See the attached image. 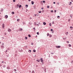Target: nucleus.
Instances as JSON below:
<instances>
[{
	"instance_id": "nucleus-28",
	"label": "nucleus",
	"mask_w": 73,
	"mask_h": 73,
	"mask_svg": "<svg viewBox=\"0 0 73 73\" xmlns=\"http://www.w3.org/2000/svg\"><path fill=\"white\" fill-rule=\"evenodd\" d=\"M57 18H58V19H60V16H58Z\"/></svg>"
},
{
	"instance_id": "nucleus-3",
	"label": "nucleus",
	"mask_w": 73,
	"mask_h": 73,
	"mask_svg": "<svg viewBox=\"0 0 73 73\" xmlns=\"http://www.w3.org/2000/svg\"><path fill=\"white\" fill-rule=\"evenodd\" d=\"M1 48H2V49H4V46L3 45H1Z\"/></svg>"
},
{
	"instance_id": "nucleus-20",
	"label": "nucleus",
	"mask_w": 73,
	"mask_h": 73,
	"mask_svg": "<svg viewBox=\"0 0 73 73\" xmlns=\"http://www.w3.org/2000/svg\"><path fill=\"white\" fill-rule=\"evenodd\" d=\"M44 72L46 73V68L44 70Z\"/></svg>"
},
{
	"instance_id": "nucleus-41",
	"label": "nucleus",
	"mask_w": 73,
	"mask_h": 73,
	"mask_svg": "<svg viewBox=\"0 0 73 73\" xmlns=\"http://www.w3.org/2000/svg\"><path fill=\"white\" fill-rule=\"evenodd\" d=\"M54 22H52V24H54Z\"/></svg>"
},
{
	"instance_id": "nucleus-24",
	"label": "nucleus",
	"mask_w": 73,
	"mask_h": 73,
	"mask_svg": "<svg viewBox=\"0 0 73 73\" xmlns=\"http://www.w3.org/2000/svg\"><path fill=\"white\" fill-rule=\"evenodd\" d=\"M27 38H27V37H25V40H27Z\"/></svg>"
},
{
	"instance_id": "nucleus-60",
	"label": "nucleus",
	"mask_w": 73,
	"mask_h": 73,
	"mask_svg": "<svg viewBox=\"0 0 73 73\" xmlns=\"http://www.w3.org/2000/svg\"><path fill=\"white\" fill-rule=\"evenodd\" d=\"M7 51H7V50H6V51L5 52H7Z\"/></svg>"
},
{
	"instance_id": "nucleus-39",
	"label": "nucleus",
	"mask_w": 73,
	"mask_h": 73,
	"mask_svg": "<svg viewBox=\"0 0 73 73\" xmlns=\"http://www.w3.org/2000/svg\"><path fill=\"white\" fill-rule=\"evenodd\" d=\"M57 5H59V3H57Z\"/></svg>"
},
{
	"instance_id": "nucleus-12",
	"label": "nucleus",
	"mask_w": 73,
	"mask_h": 73,
	"mask_svg": "<svg viewBox=\"0 0 73 73\" xmlns=\"http://www.w3.org/2000/svg\"><path fill=\"white\" fill-rule=\"evenodd\" d=\"M11 14H12V15H14V14H15V13L13 12H11Z\"/></svg>"
},
{
	"instance_id": "nucleus-55",
	"label": "nucleus",
	"mask_w": 73,
	"mask_h": 73,
	"mask_svg": "<svg viewBox=\"0 0 73 73\" xmlns=\"http://www.w3.org/2000/svg\"><path fill=\"white\" fill-rule=\"evenodd\" d=\"M51 54H54V53H51Z\"/></svg>"
},
{
	"instance_id": "nucleus-63",
	"label": "nucleus",
	"mask_w": 73,
	"mask_h": 73,
	"mask_svg": "<svg viewBox=\"0 0 73 73\" xmlns=\"http://www.w3.org/2000/svg\"><path fill=\"white\" fill-rule=\"evenodd\" d=\"M37 25L38 26V25H39L38 24Z\"/></svg>"
},
{
	"instance_id": "nucleus-5",
	"label": "nucleus",
	"mask_w": 73,
	"mask_h": 73,
	"mask_svg": "<svg viewBox=\"0 0 73 73\" xmlns=\"http://www.w3.org/2000/svg\"><path fill=\"white\" fill-rule=\"evenodd\" d=\"M8 32H11V29H8Z\"/></svg>"
},
{
	"instance_id": "nucleus-37",
	"label": "nucleus",
	"mask_w": 73,
	"mask_h": 73,
	"mask_svg": "<svg viewBox=\"0 0 73 73\" xmlns=\"http://www.w3.org/2000/svg\"><path fill=\"white\" fill-rule=\"evenodd\" d=\"M2 66V65L0 64V67H1Z\"/></svg>"
},
{
	"instance_id": "nucleus-51",
	"label": "nucleus",
	"mask_w": 73,
	"mask_h": 73,
	"mask_svg": "<svg viewBox=\"0 0 73 73\" xmlns=\"http://www.w3.org/2000/svg\"><path fill=\"white\" fill-rule=\"evenodd\" d=\"M29 72L30 73H31V70L29 71Z\"/></svg>"
},
{
	"instance_id": "nucleus-13",
	"label": "nucleus",
	"mask_w": 73,
	"mask_h": 73,
	"mask_svg": "<svg viewBox=\"0 0 73 73\" xmlns=\"http://www.w3.org/2000/svg\"><path fill=\"white\" fill-rule=\"evenodd\" d=\"M68 46L69 47H71V46H72V45H71V44H69L68 45Z\"/></svg>"
},
{
	"instance_id": "nucleus-50",
	"label": "nucleus",
	"mask_w": 73,
	"mask_h": 73,
	"mask_svg": "<svg viewBox=\"0 0 73 73\" xmlns=\"http://www.w3.org/2000/svg\"><path fill=\"white\" fill-rule=\"evenodd\" d=\"M4 61H2V63H4Z\"/></svg>"
},
{
	"instance_id": "nucleus-1",
	"label": "nucleus",
	"mask_w": 73,
	"mask_h": 73,
	"mask_svg": "<svg viewBox=\"0 0 73 73\" xmlns=\"http://www.w3.org/2000/svg\"><path fill=\"white\" fill-rule=\"evenodd\" d=\"M40 62H42L43 64H44V63H43V60H42V58H40Z\"/></svg>"
},
{
	"instance_id": "nucleus-11",
	"label": "nucleus",
	"mask_w": 73,
	"mask_h": 73,
	"mask_svg": "<svg viewBox=\"0 0 73 73\" xmlns=\"http://www.w3.org/2000/svg\"><path fill=\"white\" fill-rule=\"evenodd\" d=\"M19 8H21V5H19Z\"/></svg>"
},
{
	"instance_id": "nucleus-4",
	"label": "nucleus",
	"mask_w": 73,
	"mask_h": 73,
	"mask_svg": "<svg viewBox=\"0 0 73 73\" xmlns=\"http://www.w3.org/2000/svg\"><path fill=\"white\" fill-rule=\"evenodd\" d=\"M8 15H5V19H7V18H8Z\"/></svg>"
},
{
	"instance_id": "nucleus-45",
	"label": "nucleus",
	"mask_w": 73,
	"mask_h": 73,
	"mask_svg": "<svg viewBox=\"0 0 73 73\" xmlns=\"http://www.w3.org/2000/svg\"><path fill=\"white\" fill-rule=\"evenodd\" d=\"M51 31H53V29H51Z\"/></svg>"
},
{
	"instance_id": "nucleus-6",
	"label": "nucleus",
	"mask_w": 73,
	"mask_h": 73,
	"mask_svg": "<svg viewBox=\"0 0 73 73\" xmlns=\"http://www.w3.org/2000/svg\"><path fill=\"white\" fill-rule=\"evenodd\" d=\"M4 24H2V28H4Z\"/></svg>"
},
{
	"instance_id": "nucleus-47",
	"label": "nucleus",
	"mask_w": 73,
	"mask_h": 73,
	"mask_svg": "<svg viewBox=\"0 0 73 73\" xmlns=\"http://www.w3.org/2000/svg\"><path fill=\"white\" fill-rule=\"evenodd\" d=\"M7 50H9V48H7Z\"/></svg>"
},
{
	"instance_id": "nucleus-15",
	"label": "nucleus",
	"mask_w": 73,
	"mask_h": 73,
	"mask_svg": "<svg viewBox=\"0 0 73 73\" xmlns=\"http://www.w3.org/2000/svg\"><path fill=\"white\" fill-rule=\"evenodd\" d=\"M25 7L26 8H28V5H25Z\"/></svg>"
},
{
	"instance_id": "nucleus-35",
	"label": "nucleus",
	"mask_w": 73,
	"mask_h": 73,
	"mask_svg": "<svg viewBox=\"0 0 73 73\" xmlns=\"http://www.w3.org/2000/svg\"><path fill=\"white\" fill-rule=\"evenodd\" d=\"M7 57H9V54H8L7 55H6Z\"/></svg>"
},
{
	"instance_id": "nucleus-44",
	"label": "nucleus",
	"mask_w": 73,
	"mask_h": 73,
	"mask_svg": "<svg viewBox=\"0 0 73 73\" xmlns=\"http://www.w3.org/2000/svg\"><path fill=\"white\" fill-rule=\"evenodd\" d=\"M15 0H13V2H15Z\"/></svg>"
},
{
	"instance_id": "nucleus-23",
	"label": "nucleus",
	"mask_w": 73,
	"mask_h": 73,
	"mask_svg": "<svg viewBox=\"0 0 73 73\" xmlns=\"http://www.w3.org/2000/svg\"><path fill=\"white\" fill-rule=\"evenodd\" d=\"M17 21H20V19H17Z\"/></svg>"
},
{
	"instance_id": "nucleus-42",
	"label": "nucleus",
	"mask_w": 73,
	"mask_h": 73,
	"mask_svg": "<svg viewBox=\"0 0 73 73\" xmlns=\"http://www.w3.org/2000/svg\"><path fill=\"white\" fill-rule=\"evenodd\" d=\"M39 13H41V11H39Z\"/></svg>"
},
{
	"instance_id": "nucleus-14",
	"label": "nucleus",
	"mask_w": 73,
	"mask_h": 73,
	"mask_svg": "<svg viewBox=\"0 0 73 73\" xmlns=\"http://www.w3.org/2000/svg\"><path fill=\"white\" fill-rule=\"evenodd\" d=\"M19 31H23V29H19Z\"/></svg>"
},
{
	"instance_id": "nucleus-56",
	"label": "nucleus",
	"mask_w": 73,
	"mask_h": 73,
	"mask_svg": "<svg viewBox=\"0 0 73 73\" xmlns=\"http://www.w3.org/2000/svg\"><path fill=\"white\" fill-rule=\"evenodd\" d=\"M2 38L3 39H4V37H2Z\"/></svg>"
},
{
	"instance_id": "nucleus-49",
	"label": "nucleus",
	"mask_w": 73,
	"mask_h": 73,
	"mask_svg": "<svg viewBox=\"0 0 73 73\" xmlns=\"http://www.w3.org/2000/svg\"><path fill=\"white\" fill-rule=\"evenodd\" d=\"M49 36H50V37H51V36H52V35H50Z\"/></svg>"
},
{
	"instance_id": "nucleus-31",
	"label": "nucleus",
	"mask_w": 73,
	"mask_h": 73,
	"mask_svg": "<svg viewBox=\"0 0 73 73\" xmlns=\"http://www.w3.org/2000/svg\"><path fill=\"white\" fill-rule=\"evenodd\" d=\"M47 8H49V6H47Z\"/></svg>"
},
{
	"instance_id": "nucleus-30",
	"label": "nucleus",
	"mask_w": 73,
	"mask_h": 73,
	"mask_svg": "<svg viewBox=\"0 0 73 73\" xmlns=\"http://www.w3.org/2000/svg\"><path fill=\"white\" fill-rule=\"evenodd\" d=\"M14 72H16V69H14Z\"/></svg>"
},
{
	"instance_id": "nucleus-34",
	"label": "nucleus",
	"mask_w": 73,
	"mask_h": 73,
	"mask_svg": "<svg viewBox=\"0 0 73 73\" xmlns=\"http://www.w3.org/2000/svg\"><path fill=\"white\" fill-rule=\"evenodd\" d=\"M37 35H39V33L37 32Z\"/></svg>"
},
{
	"instance_id": "nucleus-59",
	"label": "nucleus",
	"mask_w": 73,
	"mask_h": 73,
	"mask_svg": "<svg viewBox=\"0 0 73 73\" xmlns=\"http://www.w3.org/2000/svg\"><path fill=\"white\" fill-rule=\"evenodd\" d=\"M70 4H72V2H70Z\"/></svg>"
},
{
	"instance_id": "nucleus-33",
	"label": "nucleus",
	"mask_w": 73,
	"mask_h": 73,
	"mask_svg": "<svg viewBox=\"0 0 73 73\" xmlns=\"http://www.w3.org/2000/svg\"><path fill=\"white\" fill-rule=\"evenodd\" d=\"M49 25L50 27H51V23H50L49 24Z\"/></svg>"
},
{
	"instance_id": "nucleus-18",
	"label": "nucleus",
	"mask_w": 73,
	"mask_h": 73,
	"mask_svg": "<svg viewBox=\"0 0 73 73\" xmlns=\"http://www.w3.org/2000/svg\"><path fill=\"white\" fill-rule=\"evenodd\" d=\"M33 51L34 52H36V51L35 49L33 50Z\"/></svg>"
},
{
	"instance_id": "nucleus-46",
	"label": "nucleus",
	"mask_w": 73,
	"mask_h": 73,
	"mask_svg": "<svg viewBox=\"0 0 73 73\" xmlns=\"http://www.w3.org/2000/svg\"><path fill=\"white\" fill-rule=\"evenodd\" d=\"M54 12L55 13L56 12V10H55L54 11Z\"/></svg>"
},
{
	"instance_id": "nucleus-54",
	"label": "nucleus",
	"mask_w": 73,
	"mask_h": 73,
	"mask_svg": "<svg viewBox=\"0 0 73 73\" xmlns=\"http://www.w3.org/2000/svg\"><path fill=\"white\" fill-rule=\"evenodd\" d=\"M17 7H19V5L17 4Z\"/></svg>"
},
{
	"instance_id": "nucleus-10",
	"label": "nucleus",
	"mask_w": 73,
	"mask_h": 73,
	"mask_svg": "<svg viewBox=\"0 0 73 73\" xmlns=\"http://www.w3.org/2000/svg\"><path fill=\"white\" fill-rule=\"evenodd\" d=\"M43 25H46V23H45V22H44L43 23Z\"/></svg>"
},
{
	"instance_id": "nucleus-57",
	"label": "nucleus",
	"mask_w": 73,
	"mask_h": 73,
	"mask_svg": "<svg viewBox=\"0 0 73 73\" xmlns=\"http://www.w3.org/2000/svg\"><path fill=\"white\" fill-rule=\"evenodd\" d=\"M53 3L54 4H56V2H53Z\"/></svg>"
},
{
	"instance_id": "nucleus-58",
	"label": "nucleus",
	"mask_w": 73,
	"mask_h": 73,
	"mask_svg": "<svg viewBox=\"0 0 73 73\" xmlns=\"http://www.w3.org/2000/svg\"><path fill=\"white\" fill-rule=\"evenodd\" d=\"M34 25H36V23H35Z\"/></svg>"
},
{
	"instance_id": "nucleus-16",
	"label": "nucleus",
	"mask_w": 73,
	"mask_h": 73,
	"mask_svg": "<svg viewBox=\"0 0 73 73\" xmlns=\"http://www.w3.org/2000/svg\"><path fill=\"white\" fill-rule=\"evenodd\" d=\"M68 32H66L65 33V34H66V35H68Z\"/></svg>"
},
{
	"instance_id": "nucleus-8",
	"label": "nucleus",
	"mask_w": 73,
	"mask_h": 73,
	"mask_svg": "<svg viewBox=\"0 0 73 73\" xmlns=\"http://www.w3.org/2000/svg\"><path fill=\"white\" fill-rule=\"evenodd\" d=\"M70 30H72L73 29V27H70Z\"/></svg>"
},
{
	"instance_id": "nucleus-64",
	"label": "nucleus",
	"mask_w": 73,
	"mask_h": 73,
	"mask_svg": "<svg viewBox=\"0 0 73 73\" xmlns=\"http://www.w3.org/2000/svg\"><path fill=\"white\" fill-rule=\"evenodd\" d=\"M1 42H0V44H1Z\"/></svg>"
},
{
	"instance_id": "nucleus-29",
	"label": "nucleus",
	"mask_w": 73,
	"mask_h": 73,
	"mask_svg": "<svg viewBox=\"0 0 73 73\" xmlns=\"http://www.w3.org/2000/svg\"><path fill=\"white\" fill-rule=\"evenodd\" d=\"M32 73H35V71L34 70H33L32 72Z\"/></svg>"
},
{
	"instance_id": "nucleus-19",
	"label": "nucleus",
	"mask_w": 73,
	"mask_h": 73,
	"mask_svg": "<svg viewBox=\"0 0 73 73\" xmlns=\"http://www.w3.org/2000/svg\"><path fill=\"white\" fill-rule=\"evenodd\" d=\"M40 60H38V59L36 60V61H37L38 62H40Z\"/></svg>"
},
{
	"instance_id": "nucleus-62",
	"label": "nucleus",
	"mask_w": 73,
	"mask_h": 73,
	"mask_svg": "<svg viewBox=\"0 0 73 73\" xmlns=\"http://www.w3.org/2000/svg\"><path fill=\"white\" fill-rule=\"evenodd\" d=\"M44 9V8H41V9Z\"/></svg>"
},
{
	"instance_id": "nucleus-2",
	"label": "nucleus",
	"mask_w": 73,
	"mask_h": 73,
	"mask_svg": "<svg viewBox=\"0 0 73 73\" xmlns=\"http://www.w3.org/2000/svg\"><path fill=\"white\" fill-rule=\"evenodd\" d=\"M56 47L57 48H61V46H56Z\"/></svg>"
},
{
	"instance_id": "nucleus-61",
	"label": "nucleus",
	"mask_w": 73,
	"mask_h": 73,
	"mask_svg": "<svg viewBox=\"0 0 73 73\" xmlns=\"http://www.w3.org/2000/svg\"><path fill=\"white\" fill-rule=\"evenodd\" d=\"M29 1H31V0H28Z\"/></svg>"
},
{
	"instance_id": "nucleus-43",
	"label": "nucleus",
	"mask_w": 73,
	"mask_h": 73,
	"mask_svg": "<svg viewBox=\"0 0 73 73\" xmlns=\"http://www.w3.org/2000/svg\"><path fill=\"white\" fill-rule=\"evenodd\" d=\"M66 42H67V43H69V41H66Z\"/></svg>"
},
{
	"instance_id": "nucleus-32",
	"label": "nucleus",
	"mask_w": 73,
	"mask_h": 73,
	"mask_svg": "<svg viewBox=\"0 0 73 73\" xmlns=\"http://www.w3.org/2000/svg\"><path fill=\"white\" fill-rule=\"evenodd\" d=\"M43 3H45V1H43Z\"/></svg>"
},
{
	"instance_id": "nucleus-48",
	"label": "nucleus",
	"mask_w": 73,
	"mask_h": 73,
	"mask_svg": "<svg viewBox=\"0 0 73 73\" xmlns=\"http://www.w3.org/2000/svg\"><path fill=\"white\" fill-rule=\"evenodd\" d=\"M6 34H7V33H5V35H6Z\"/></svg>"
},
{
	"instance_id": "nucleus-7",
	"label": "nucleus",
	"mask_w": 73,
	"mask_h": 73,
	"mask_svg": "<svg viewBox=\"0 0 73 73\" xmlns=\"http://www.w3.org/2000/svg\"><path fill=\"white\" fill-rule=\"evenodd\" d=\"M10 68H11L9 67H7V69H10Z\"/></svg>"
},
{
	"instance_id": "nucleus-9",
	"label": "nucleus",
	"mask_w": 73,
	"mask_h": 73,
	"mask_svg": "<svg viewBox=\"0 0 73 73\" xmlns=\"http://www.w3.org/2000/svg\"><path fill=\"white\" fill-rule=\"evenodd\" d=\"M31 4H32L33 5L34 4V2L33 1H31Z\"/></svg>"
},
{
	"instance_id": "nucleus-17",
	"label": "nucleus",
	"mask_w": 73,
	"mask_h": 73,
	"mask_svg": "<svg viewBox=\"0 0 73 73\" xmlns=\"http://www.w3.org/2000/svg\"><path fill=\"white\" fill-rule=\"evenodd\" d=\"M33 29H34V31H36V29H35V27L33 28Z\"/></svg>"
},
{
	"instance_id": "nucleus-38",
	"label": "nucleus",
	"mask_w": 73,
	"mask_h": 73,
	"mask_svg": "<svg viewBox=\"0 0 73 73\" xmlns=\"http://www.w3.org/2000/svg\"><path fill=\"white\" fill-rule=\"evenodd\" d=\"M5 65H4L3 66V68H5Z\"/></svg>"
},
{
	"instance_id": "nucleus-36",
	"label": "nucleus",
	"mask_w": 73,
	"mask_h": 73,
	"mask_svg": "<svg viewBox=\"0 0 73 73\" xmlns=\"http://www.w3.org/2000/svg\"><path fill=\"white\" fill-rule=\"evenodd\" d=\"M28 36L29 37H31V35H30V34H29L28 35Z\"/></svg>"
},
{
	"instance_id": "nucleus-21",
	"label": "nucleus",
	"mask_w": 73,
	"mask_h": 73,
	"mask_svg": "<svg viewBox=\"0 0 73 73\" xmlns=\"http://www.w3.org/2000/svg\"><path fill=\"white\" fill-rule=\"evenodd\" d=\"M66 38H63V40H66Z\"/></svg>"
},
{
	"instance_id": "nucleus-26",
	"label": "nucleus",
	"mask_w": 73,
	"mask_h": 73,
	"mask_svg": "<svg viewBox=\"0 0 73 73\" xmlns=\"http://www.w3.org/2000/svg\"><path fill=\"white\" fill-rule=\"evenodd\" d=\"M51 12V13H53V10H51L50 11Z\"/></svg>"
},
{
	"instance_id": "nucleus-52",
	"label": "nucleus",
	"mask_w": 73,
	"mask_h": 73,
	"mask_svg": "<svg viewBox=\"0 0 73 73\" xmlns=\"http://www.w3.org/2000/svg\"><path fill=\"white\" fill-rule=\"evenodd\" d=\"M31 44L32 45H33V43H31Z\"/></svg>"
},
{
	"instance_id": "nucleus-25",
	"label": "nucleus",
	"mask_w": 73,
	"mask_h": 73,
	"mask_svg": "<svg viewBox=\"0 0 73 73\" xmlns=\"http://www.w3.org/2000/svg\"><path fill=\"white\" fill-rule=\"evenodd\" d=\"M71 64H73V60H72L71 61Z\"/></svg>"
},
{
	"instance_id": "nucleus-40",
	"label": "nucleus",
	"mask_w": 73,
	"mask_h": 73,
	"mask_svg": "<svg viewBox=\"0 0 73 73\" xmlns=\"http://www.w3.org/2000/svg\"><path fill=\"white\" fill-rule=\"evenodd\" d=\"M4 45V44L3 43L2 44V45Z\"/></svg>"
},
{
	"instance_id": "nucleus-27",
	"label": "nucleus",
	"mask_w": 73,
	"mask_h": 73,
	"mask_svg": "<svg viewBox=\"0 0 73 73\" xmlns=\"http://www.w3.org/2000/svg\"><path fill=\"white\" fill-rule=\"evenodd\" d=\"M47 36H48L49 35V34L48 33L47 34Z\"/></svg>"
},
{
	"instance_id": "nucleus-22",
	"label": "nucleus",
	"mask_w": 73,
	"mask_h": 73,
	"mask_svg": "<svg viewBox=\"0 0 73 73\" xmlns=\"http://www.w3.org/2000/svg\"><path fill=\"white\" fill-rule=\"evenodd\" d=\"M29 53H31V50H29Z\"/></svg>"
},
{
	"instance_id": "nucleus-53",
	"label": "nucleus",
	"mask_w": 73,
	"mask_h": 73,
	"mask_svg": "<svg viewBox=\"0 0 73 73\" xmlns=\"http://www.w3.org/2000/svg\"><path fill=\"white\" fill-rule=\"evenodd\" d=\"M34 16H36L37 15L36 14H35Z\"/></svg>"
}]
</instances>
